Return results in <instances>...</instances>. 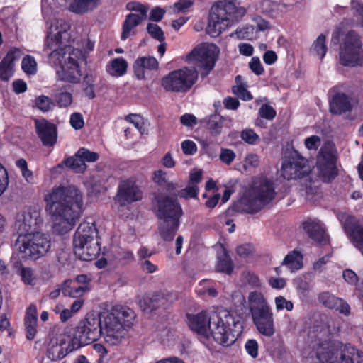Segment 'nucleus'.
<instances>
[{"instance_id": "obj_37", "label": "nucleus", "mask_w": 363, "mask_h": 363, "mask_svg": "<svg viewBox=\"0 0 363 363\" xmlns=\"http://www.w3.org/2000/svg\"><path fill=\"white\" fill-rule=\"evenodd\" d=\"M21 68L27 75H35L38 72V64L34 57L27 55L21 61Z\"/></svg>"}, {"instance_id": "obj_38", "label": "nucleus", "mask_w": 363, "mask_h": 363, "mask_svg": "<svg viewBox=\"0 0 363 363\" xmlns=\"http://www.w3.org/2000/svg\"><path fill=\"white\" fill-rule=\"evenodd\" d=\"M34 106L42 112L45 113L52 110L55 106V104L50 97L40 95L35 99Z\"/></svg>"}, {"instance_id": "obj_16", "label": "nucleus", "mask_w": 363, "mask_h": 363, "mask_svg": "<svg viewBox=\"0 0 363 363\" xmlns=\"http://www.w3.org/2000/svg\"><path fill=\"white\" fill-rule=\"evenodd\" d=\"M307 160L294 150L284 160L281 169V176L287 180L296 179L308 173Z\"/></svg>"}, {"instance_id": "obj_33", "label": "nucleus", "mask_w": 363, "mask_h": 363, "mask_svg": "<svg viewBox=\"0 0 363 363\" xmlns=\"http://www.w3.org/2000/svg\"><path fill=\"white\" fill-rule=\"evenodd\" d=\"M143 20L138 17L135 13L128 15L123 25V32L121 34V40H125L130 35H134V29L138 26Z\"/></svg>"}, {"instance_id": "obj_5", "label": "nucleus", "mask_w": 363, "mask_h": 363, "mask_svg": "<svg viewBox=\"0 0 363 363\" xmlns=\"http://www.w3.org/2000/svg\"><path fill=\"white\" fill-rule=\"evenodd\" d=\"M247 304L258 333L267 337L273 336L276 333L274 313L264 295L259 291L249 292Z\"/></svg>"}, {"instance_id": "obj_13", "label": "nucleus", "mask_w": 363, "mask_h": 363, "mask_svg": "<svg viewBox=\"0 0 363 363\" xmlns=\"http://www.w3.org/2000/svg\"><path fill=\"white\" fill-rule=\"evenodd\" d=\"M102 320L99 315L88 314L79 322L72 340L78 348L97 340L101 336Z\"/></svg>"}, {"instance_id": "obj_34", "label": "nucleus", "mask_w": 363, "mask_h": 363, "mask_svg": "<svg viewBox=\"0 0 363 363\" xmlns=\"http://www.w3.org/2000/svg\"><path fill=\"white\" fill-rule=\"evenodd\" d=\"M71 169L76 173H82L86 169V163H84L81 158L76 157V154L73 157H69L58 164V167L62 168L63 166Z\"/></svg>"}, {"instance_id": "obj_29", "label": "nucleus", "mask_w": 363, "mask_h": 363, "mask_svg": "<svg viewBox=\"0 0 363 363\" xmlns=\"http://www.w3.org/2000/svg\"><path fill=\"white\" fill-rule=\"evenodd\" d=\"M37 308L35 305H30L26 310L25 315V328L27 339L33 340L37 333Z\"/></svg>"}, {"instance_id": "obj_56", "label": "nucleus", "mask_w": 363, "mask_h": 363, "mask_svg": "<svg viewBox=\"0 0 363 363\" xmlns=\"http://www.w3.org/2000/svg\"><path fill=\"white\" fill-rule=\"evenodd\" d=\"M233 91L235 95L238 96L245 101H249L252 99V96L250 94V93L247 91L246 87L242 84L233 86Z\"/></svg>"}, {"instance_id": "obj_31", "label": "nucleus", "mask_w": 363, "mask_h": 363, "mask_svg": "<svg viewBox=\"0 0 363 363\" xmlns=\"http://www.w3.org/2000/svg\"><path fill=\"white\" fill-rule=\"evenodd\" d=\"M89 289L88 285H77V282L68 280L65 281L62 291L65 296L80 298Z\"/></svg>"}, {"instance_id": "obj_2", "label": "nucleus", "mask_w": 363, "mask_h": 363, "mask_svg": "<svg viewBox=\"0 0 363 363\" xmlns=\"http://www.w3.org/2000/svg\"><path fill=\"white\" fill-rule=\"evenodd\" d=\"M45 211L50 217L53 230L65 234L74 226L82 206V196L74 186L52 188L44 197Z\"/></svg>"}, {"instance_id": "obj_53", "label": "nucleus", "mask_w": 363, "mask_h": 363, "mask_svg": "<svg viewBox=\"0 0 363 363\" xmlns=\"http://www.w3.org/2000/svg\"><path fill=\"white\" fill-rule=\"evenodd\" d=\"M236 155L233 150L228 148H222L219 155L220 160L225 164L230 165L235 160Z\"/></svg>"}, {"instance_id": "obj_1", "label": "nucleus", "mask_w": 363, "mask_h": 363, "mask_svg": "<svg viewBox=\"0 0 363 363\" xmlns=\"http://www.w3.org/2000/svg\"><path fill=\"white\" fill-rule=\"evenodd\" d=\"M69 28L64 19L53 18L48 22L45 46L51 50L48 60L55 68L58 79L77 84L82 77L79 62L83 60V52L66 44L70 38Z\"/></svg>"}, {"instance_id": "obj_8", "label": "nucleus", "mask_w": 363, "mask_h": 363, "mask_svg": "<svg viewBox=\"0 0 363 363\" xmlns=\"http://www.w3.org/2000/svg\"><path fill=\"white\" fill-rule=\"evenodd\" d=\"M273 184L266 178H259L253 182L252 186L241 198L240 203L249 213L259 211L274 198Z\"/></svg>"}, {"instance_id": "obj_46", "label": "nucleus", "mask_w": 363, "mask_h": 363, "mask_svg": "<svg viewBox=\"0 0 363 363\" xmlns=\"http://www.w3.org/2000/svg\"><path fill=\"white\" fill-rule=\"evenodd\" d=\"M76 157L81 158L84 163H85L86 162H93L99 159L98 153L95 152H91L89 150L84 147L80 148L76 152Z\"/></svg>"}, {"instance_id": "obj_24", "label": "nucleus", "mask_w": 363, "mask_h": 363, "mask_svg": "<svg viewBox=\"0 0 363 363\" xmlns=\"http://www.w3.org/2000/svg\"><path fill=\"white\" fill-rule=\"evenodd\" d=\"M352 109V99L345 93L337 92L330 101V112L335 115H342Z\"/></svg>"}, {"instance_id": "obj_10", "label": "nucleus", "mask_w": 363, "mask_h": 363, "mask_svg": "<svg viewBox=\"0 0 363 363\" xmlns=\"http://www.w3.org/2000/svg\"><path fill=\"white\" fill-rule=\"evenodd\" d=\"M121 315L128 316L130 319L124 320L123 323L121 317L113 313H108L102 320L101 336L110 345H116L122 341L125 335V327L132 324L131 320L135 317L133 311L129 308L123 311Z\"/></svg>"}, {"instance_id": "obj_23", "label": "nucleus", "mask_w": 363, "mask_h": 363, "mask_svg": "<svg viewBox=\"0 0 363 363\" xmlns=\"http://www.w3.org/2000/svg\"><path fill=\"white\" fill-rule=\"evenodd\" d=\"M211 312L203 311L196 315H188V324L191 330L199 335L209 337V318Z\"/></svg>"}, {"instance_id": "obj_45", "label": "nucleus", "mask_w": 363, "mask_h": 363, "mask_svg": "<svg viewBox=\"0 0 363 363\" xmlns=\"http://www.w3.org/2000/svg\"><path fill=\"white\" fill-rule=\"evenodd\" d=\"M221 118L218 116H211L207 122V128L213 135H218L221 132Z\"/></svg>"}, {"instance_id": "obj_11", "label": "nucleus", "mask_w": 363, "mask_h": 363, "mask_svg": "<svg viewBox=\"0 0 363 363\" xmlns=\"http://www.w3.org/2000/svg\"><path fill=\"white\" fill-rule=\"evenodd\" d=\"M220 54L219 48L213 43H202L196 45L187 55L186 60L194 64L202 77L213 69Z\"/></svg>"}, {"instance_id": "obj_58", "label": "nucleus", "mask_w": 363, "mask_h": 363, "mask_svg": "<svg viewBox=\"0 0 363 363\" xmlns=\"http://www.w3.org/2000/svg\"><path fill=\"white\" fill-rule=\"evenodd\" d=\"M294 286L296 290L301 294H305L310 290V284L309 282L304 280L302 277H297L294 280Z\"/></svg>"}, {"instance_id": "obj_35", "label": "nucleus", "mask_w": 363, "mask_h": 363, "mask_svg": "<svg viewBox=\"0 0 363 363\" xmlns=\"http://www.w3.org/2000/svg\"><path fill=\"white\" fill-rule=\"evenodd\" d=\"M216 269L219 272L230 274L233 272V264L229 255L223 250L218 256Z\"/></svg>"}, {"instance_id": "obj_30", "label": "nucleus", "mask_w": 363, "mask_h": 363, "mask_svg": "<svg viewBox=\"0 0 363 363\" xmlns=\"http://www.w3.org/2000/svg\"><path fill=\"white\" fill-rule=\"evenodd\" d=\"M128 67V62L122 57L112 59L106 65V72L112 77H120L125 75Z\"/></svg>"}, {"instance_id": "obj_63", "label": "nucleus", "mask_w": 363, "mask_h": 363, "mask_svg": "<svg viewBox=\"0 0 363 363\" xmlns=\"http://www.w3.org/2000/svg\"><path fill=\"white\" fill-rule=\"evenodd\" d=\"M167 174L166 172L159 169L154 172L153 175V182L158 185H164L167 183Z\"/></svg>"}, {"instance_id": "obj_60", "label": "nucleus", "mask_w": 363, "mask_h": 363, "mask_svg": "<svg viewBox=\"0 0 363 363\" xmlns=\"http://www.w3.org/2000/svg\"><path fill=\"white\" fill-rule=\"evenodd\" d=\"M321 139L318 135H311L308 137L304 140V145L308 150H316L320 146Z\"/></svg>"}, {"instance_id": "obj_50", "label": "nucleus", "mask_w": 363, "mask_h": 363, "mask_svg": "<svg viewBox=\"0 0 363 363\" xmlns=\"http://www.w3.org/2000/svg\"><path fill=\"white\" fill-rule=\"evenodd\" d=\"M241 277L245 283L248 284L253 287L261 286V281L259 277L252 272L245 271L242 273Z\"/></svg>"}, {"instance_id": "obj_41", "label": "nucleus", "mask_w": 363, "mask_h": 363, "mask_svg": "<svg viewBox=\"0 0 363 363\" xmlns=\"http://www.w3.org/2000/svg\"><path fill=\"white\" fill-rule=\"evenodd\" d=\"M259 157L257 154L250 153L247 154L243 160L242 168L244 171L247 172L252 168H256L259 167Z\"/></svg>"}, {"instance_id": "obj_47", "label": "nucleus", "mask_w": 363, "mask_h": 363, "mask_svg": "<svg viewBox=\"0 0 363 363\" xmlns=\"http://www.w3.org/2000/svg\"><path fill=\"white\" fill-rule=\"evenodd\" d=\"M240 137L243 141L249 145H256L259 141V136L250 128H247L241 132Z\"/></svg>"}, {"instance_id": "obj_7", "label": "nucleus", "mask_w": 363, "mask_h": 363, "mask_svg": "<svg viewBox=\"0 0 363 363\" xmlns=\"http://www.w3.org/2000/svg\"><path fill=\"white\" fill-rule=\"evenodd\" d=\"M98 230L93 222H83L77 228L73 239L75 254L80 259L92 260L101 251Z\"/></svg>"}, {"instance_id": "obj_26", "label": "nucleus", "mask_w": 363, "mask_h": 363, "mask_svg": "<svg viewBox=\"0 0 363 363\" xmlns=\"http://www.w3.org/2000/svg\"><path fill=\"white\" fill-rule=\"evenodd\" d=\"M318 300L320 303L328 308L335 309L345 315L350 313V306L344 300L328 291L320 294Z\"/></svg>"}, {"instance_id": "obj_32", "label": "nucleus", "mask_w": 363, "mask_h": 363, "mask_svg": "<svg viewBox=\"0 0 363 363\" xmlns=\"http://www.w3.org/2000/svg\"><path fill=\"white\" fill-rule=\"evenodd\" d=\"M281 264L291 272H295L303 267V256L299 252L294 250L286 255Z\"/></svg>"}, {"instance_id": "obj_54", "label": "nucleus", "mask_w": 363, "mask_h": 363, "mask_svg": "<svg viewBox=\"0 0 363 363\" xmlns=\"http://www.w3.org/2000/svg\"><path fill=\"white\" fill-rule=\"evenodd\" d=\"M69 123L74 130L82 129L84 125V119L83 116L78 112L73 113L70 116Z\"/></svg>"}, {"instance_id": "obj_43", "label": "nucleus", "mask_w": 363, "mask_h": 363, "mask_svg": "<svg viewBox=\"0 0 363 363\" xmlns=\"http://www.w3.org/2000/svg\"><path fill=\"white\" fill-rule=\"evenodd\" d=\"M55 100L60 107L66 108L72 104L73 97L69 92L61 91L55 95Z\"/></svg>"}, {"instance_id": "obj_61", "label": "nucleus", "mask_w": 363, "mask_h": 363, "mask_svg": "<svg viewBox=\"0 0 363 363\" xmlns=\"http://www.w3.org/2000/svg\"><path fill=\"white\" fill-rule=\"evenodd\" d=\"M181 147L183 152L186 155H192L197 151L196 143L190 140H184L181 144Z\"/></svg>"}, {"instance_id": "obj_3", "label": "nucleus", "mask_w": 363, "mask_h": 363, "mask_svg": "<svg viewBox=\"0 0 363 363\" xmlns=\"http://www.w3.org/2000/svg\"><path fill=\"white\" fill-rule=\"evenodd\" d=\"M317 337L319 343L316 353L320 363H363V352L350 344L332 340L328 327H322Z\"/></svg>"}, {"instance_id": "obj_59", "label": "nucleus", "mask_w": 363, "mask_h": 363, "mask_svg": "<svg viewBox=\"0 0 363 363\" xmlns=\"http://www.w3.org/2000/svg\"><path fill=\"white\" fill-rule=\"evenodd\" d=\"M259 114L262 118L272 120L275 117L276 111L271 106L263 104L259 109Z\"/></svg>"}, {"instance_id": "obj_14", "label": "nucleus", "mask_w": 363, "mask_h": 363, "mask_svg": "<svg viewBox=\"0 0 363 363\" xmlns=\"http://www.w3.org/2000/svg\"><path fill=\"white\" fill-rule=\"evenodd\" d=\"M232 13L233 11L226 12L222 6H213L206 29V33L213 38L218 37L239 18L238 16H233Z\"/></svg>"}, {"instance_id": "obj_39", "label": "nucleus", "mask_w": 363, "mask_h": 363, "mask_svg": "<svg viewBox=\"0 0 363 363\" xmlns=\"http://www.w3.org/2000/svg\"><path fill=\"white\" fill-rule=\"evenodd\" d=\"M194 0H179L172 6H169V11L172 14L185 13L194 4Z\"/></svg>"}, {"instance_id": "obj_9", "label": "nucleus", "mask_w": 363, "mask_h": 363, "mask_svg": "<svg viewBox=\"0 0 363 363\" xmlns=\"http://www.w3.org/2000/svg\"><path fill=\"white\" fill-rule=\"evenodd\" d=\"M15 247L22 259L35 260L48 253L50 239L48 235L39 232L19 235Z\"/></svg>"}, {"instance_id": "obj_28", "label": "nucleus", "mask_w": 363, "mask_h": 363, "mask_svg": "<svg viewBox=\"0 0 363 363\" xmlns=\"http://www.w3.org/2000/svg\"><path fill=\"white\" fill-rule=\"evenodd\" d=\"M100 4L101 0H71L68 9L77 14H84L93 11Z\"/></svg>"}, {"instance_id": "obj_64", "label": "nucleus", "mask_w": 363, "mask_h": 363, "mask_svg": "<svg viewBox=\"0 0 363 363\" xmlns=\"http://www.w3.org/2000/svg\"><path fill=\"white\" fill-rule=\"evenodd\" d=\"M83 91L89 99H93L95 97L94 92V84L93 82H90L89 80L86 79L84 81V87L83 88Z\"/></svg>"}, {"instance_id": "obj_18", "label": "nucleus", "mask_w": 363, "mask_h": 363, "mask_svg": "<svg viewBox=\"0 0 363 363\" xmlns=\"http://www.w3.org/2000/svg\"><path fill=\"white\" fill-rule=\"evenodd\" d=\"M74 341L69 336L61 335L56 340H52L48 347V357L51 360H57L65 357L68 353L78 349Z\"/></svg>"}, {"instance_id": "obj_62", "label": "nucleus", "mask_w": 363, "mask_h": 363, "mask_svg": "<svg viewBox=\"0 0 363 363\" xmlns=\"http://www.w3.org/2000/svg\"><path fill=\"white\" fill-rule=\"evenodd\" d=\"M253 250V246L249 243L240 245L236 250L238 255L242 257L249 256L252 253Z\"/></svg>"}, {"instance_id": "obj_21", "label": "nucleus", "mask_w": 363, "mask_h": 363, "mask_svg": "<svg viewBox=\"0 0 363 363\" xmlns=\"http://www.w3.org/2000/svg\"><path fill=\"white\" fill-rule=\"evenodd\" d=\"M35 127L43 145H54L57 138V128L54 124L45 119H35Z\"/></svg>"}, {"instance_id": "obj_48", "label": "nucleus", "mask_w": 363, "mask_h": 363, "mask_svg": "<svg viewBox=\"0 0 363 363\" xmlns=\"http://www.w3.org/2000/svg\"><path fill=\"white\" fill-rule=\"evenodd\" d=\"M125 120L132 123L135 128L138 130V131L141 134H144L146 131L145 128H144V122L143 118L137 114H130L128 115L125 117Z\"/></svg>"}, {"instance_id": "obj_52", "label": "nucleus", "mask_w": 363, "mask_h": 363, "mask_svg": "<svg viewBox=\"0 0 363 363\" xmlns=\"http://www.w3.org/2000/svg\"><path fill=\"white\" fill-rule=\"evenodd\" d=\"M199 194V187L196 184H189L184 189H182L179 195L180 197L188 199V198H197Z\"/></svg>"}, {"instance_id": "obj_36", "label": "nucleus", "mask_w": 363, "mask_h": 363, "mask_svg": "<svg viewBox=\"0 0 363 363\" xmlns=\"http://www.w3.org/2000/svg\"><path fill=\"white\" fill-rule=\"evenodd\" d=\"M327 52V47L325 45V36L320 35L316 40L313 43L310 52L312 55L316 56L320 59H323Z\"/></svg>"}, {"instance_id": "obj_25", "label": "nucleus", "mask_w": 363, "mask_h": 363, "mask_svg": "<svg viewBox=\"0 0 363 363\" xmlns=\"http://www.w3.org/2000/svg\"><path fill=\"white\" fill-rule=\"evenodd\" d=\"M133 68L137 79H143L145 77V70H157L159 62L155 57L152 56L140 57L135 61Z\"/></svg>"}, {"instance_id": "obj_40", "label": "nucleus", "mask_w": 363, "mask_h": 363, "mask_svg": "<svg viewBox=\"0 0 363 363\" xmlns=\"http://www.w3.org/2000/svg\"><path fill=\"white\" fill-rule=\"evenodd\" d=\"M126 8L128 10L135 11L138 13H135L138 17L141 20H145L147 17L148 11V7L138 1H131L127 4Z\"/></svg>"}, {"instance_id": "obj_22", "label": "nucleus", "mask_w": 363, "mask_h": 363, "mask_svg": "<svg viewBox=\"0 0 363 363\" xmlns=\"http://www.w3.org/2000/svg\"><path fill=\"white\" fill-rule=\"evenodd\" d=\"M20 49L13 48L8 51L0 62V79L8 81L13 77L15 71V62L21 57Z\"/></svg>"}, {"instance_id": "obj_42", "label": "nucleus", "mask_w": 363, "mask_h": 363, "mask_svg": "<svg viewBox=\"0 0 363 363\" xmlns=\"http://www.w3.org/2000/svg\"><path fill=\"white\" fill-rule=\"evenodd\" d=\"M16 166L21 169L22 177L28 183H33L34 177L33 172L28 169L27 162L24 159H19L16 162Z\"/></svg>"}, {"instance_id": "obj_55", "label": "nucleus", "mask_w": 363, "mask_h": 363, "mask_svg": "<svg viewBox=\"0 0 363 363\" xmlns=\"http://www.w3.org/2000/svg\"><path fill=\"white\" fill-rule=\"evenodd\" d=\"M249 67L251 71L256 75L263 74L264 69L258 57H253L249 62Z\"/></svg>"}, {"instance_id": "obj_19", "label": "nucleus", "mask_w": 363, "mask_h": 363, "mask_svg": "<svg viewBox=\"0 0 363 363\" xmlns=\"http://www.w3.org/2000/svg\"><path fill=\"white\" fill-rule=\"evenodd\" d=\"M41 222L40 211L37 209H29L18 216L15 228L19 235L30 233L32 229H35Z\"/></svg>"}, {"instance_id": "obj_49", "label": "nucleus", "mask_w": 363, "mask_h": 363, "mask_svg": "<svg viewBox=\"0 0 363 363\" xmlns=\"http://www.w3.org/2000/svg\"><path fill=\"white\" fill-rule=\"evenodd\" d=\"M274 303L277 311L286 309L287 311H291L294 308L293 303L282 296H277L274 298Z\"/></svg>"}, {"instance_id": "obj_51", "label": "nucleus", "mask_w": 363, "mask_h": 363, "mask_svg": "<svg viewBox=\"0 0 363 363\" xmlns=\"http://www.w3.org/2000/svg\"><path fill=\"white\" fill-rule=\"evenodd\" d=\"M147 30L148 33L155 39L160 42L164 41V32L158 25L152 23H148L147 26Z\"/></svg>"}, {"instance_id": "obj_15", "label": "nucleus", "mask_w": 363, "mask_h": 363, "mask_svg": "<svg viewBox=\"0 0 363 363\" xmlns=\"http://www.w3.org/2000/svg\"><path fill=\"white\" fill-rule=\"evenodd\" d=\"M335 160L333 145L330 143H325L318 152L316 162L318 174L323 181L329 182L337 174Z\"/></svg>"}, {"instance_id": "obj_17", "label": "nucleus", "mask_w": 363, "mask_h": 363, "mask_svg": "<svg viewBox=\"0 0 363 363\" xmlns=\"http://www.w3.org/2000/svg\"><path fill=\"white\" fill-rule=\"evenodd\" d=\"M143 191L140 187L133 179L121 181L119 183L114 203L118 206H124L140 201L143 199Z\"/></svg>"}, {"instance_id": "obj_27", "label": "nucleus", "mask_w": 363, "mask_h": 363, "mask_svg": "<svg viewBox=\"0 0 363 363\" xmlns=\"http://www.w3.org/2000/svg\"><path fill=\"white\" fill-rule=\"evenodd\" d=\"M303 228L313 240L321 244L328 242V235L319 220L308 219L303 223Z\"/></svg>"}, {"instance_id": "obj_57", "label": "nucleus", "mask_w": 363, "mask_h": 363, "mask_svg": "<svg viewBox=\"0 0 363 363\" xmlns=\"http://www.w3.org/2000/svg\"><path fill=\"white\" fill-rule=\"evenodd\" d=\"M245 350L247 354L252 358H256L258 356V342L257 340L252 339L248 340L245 345Z\"/></svg>"}, {"instance_id": "obj_12", "label": "nucleus", "mask_w": 363, "mask_h": 363, "mask_svg": "<svg viewBox=\"0 0 363 363\" xmlns=\"http://www.w3.org/2000/svg\"><path fill=\"white\" fill-rule=\"evenodd\" d=\"M198 76L196 69L184 67L162 77L161 84L167 91L186 92L196 82Z\"/></svg>"}, {"instance_id": "obj_20", "label": "nucleus", "mask_w": 363, "mask_h": 363, "mask_svg": "<svg viewBox=\"0 0 363 363\" xmlns=\"http://www.w3.org/2000/svg\"><path fill=\"white\" fill-rule=\"evenodd\" d=\"M340 220L344 223L345 232L348 238L363 255V229L357 226V221L353 218L342 215Z\"/></svg>"}, {"instance_id": "obj_4", "label": "nucleus", "mask_w": 363, "mask_h": 363, "mask_svg": "<svg viewBox=\"0 0 363 363\" xmlns=\"http://www.w3.org/2000/svg\"><path fill=\"white\" fill-rule=\"evenodd\" d=\"M209 318V337L222 346L232 345L240 332L239 319L226 309L211 311Z\"/></svg>"}, {"instance_id": "obj_6", "label": "nucleus", "mask_w": 363, "mask_h": 363, "mask_svg": "<svg viewBox=\"0 0 363 363\" xmlns=\"http://www.w3.org/2000/svg\"><path fill=\"white\" fill-rule=\"evenodd\" d=\"M155 202L160 219V235L164 241H171L179 225L182 208L175 199L167 196L159 195L155 197Z\"/></svg>"}, {"instance_id": "obj_44", "label": "nucleus", "mask_w": 363, "mask_h": 363, "mask_svg": "<svg viewBox=\"0 0 363 363\" xmlns=\"http://www.w3.org/2000/svg\"><path fill=\"white\" fill-rule=\"evenodd\" d=\"M235 1L236 0H224V3H220L217 5L223 6L226 12L233 11V16H238V18H240L245 14V10L244 8H237L235 6Z\"/></svg>"}]
</instances>
